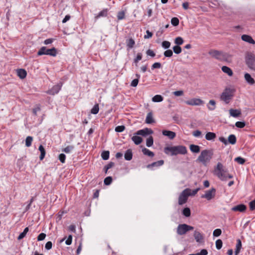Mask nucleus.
I'll list each match as a JSON object with an SVG mask.
<instances>
[{"label":"nucleus","mask_w":255,"mask_h":255,"mask_svg":"<svg viewBox=\"0 0 255 255\" xmlns=\"http://www.w3.org/2000/svg\"><path fill=\"white\" fill-rule=\"evenodd\" d=\"M214 174L216 175L221 180L226 181L228 179L233 178L232 175L230 174L228 170L225 169L221 162H218L214 169Z\"/></svg>","instance_id":"1"},{"label":"nucleus","mask_w":255,"mask_h":255,"mask_svg":"<svg viewBox=\"0 0 255 255\" xmlns=\"http://www.w3.org/2000/svg\"><path fill=\"white\" fill-rule=\"evenodd\" d=\"M164 151L167 154L170 153L171 155L173 156L177 154H185L187 152V150L184 145H178L165 147Z\"/></svg>","instance_id":"2"},{"label":"nucleus","mask_w":255,"mask_h":255,"mask_svg":"<svg viewBox=\"0 0 255 255\" xmlns=\"http://www.w3.org/2000/svg\"><path fill=\"white\" fill-rule=\"evenodd\" d=\"M208 54L212 58L221 61L228 62L231 59V56L228 53L215 49L210 50Z\"/></svg>","instance_id":"3"},{"label":"nucleus","mask_w":255,"mask_h":255,"mask_svg":"<svg viewBox=\"0 0 255 255\" xmlns=\"http://www.w3.org/2000/svg\"><path fill=\"white\" fill-rule=\"evenodd\" d=\"M236 90L232 87H226L221 94L220 100L228 104L233 99Z\"/></svg>","instance_id":"4"},{"label":"nucleus","mask_w":255,"mask_h":255,"mask_svg":"<svg viewBox=\"0 0 255 255\" xmlns=\"http://www.w3.org/2000/svg\"><path fill=\"white\" fill-rule=\"evenodd\" d=\"M213 154V149L203 150L198 156L197 160L202 163L204 165H206V163L209 162L212 158Z\"/></svg>","instance_id":"5"},{"label":"nucleus","mask_w":255,"mask_h":255,"mask_svg":"<svg viewBox=\"0 0 255 255\" xmlns=\"http://www.w3.org/2000/svg\"><path fill=\"white\" fill-rule=\"evenodd\" d=\"M246 63L248 67L255 70V55L251 52H248L245 57Z\"/></svg>","instance_id":"6"},{"label":"nucleus","mask_w":255,"mask_h":255,"mask_svg":"<svg viewBox=\"0 0 255 255\" xmlns=\"http://www.w3.org/2000/svg\"><path fill=\"white\" fill-rule=\"evenodd\" d=\"M57 54V50L53 47L51 49H47L46 47H42L38 51L37 55L41 56L42 55H47L52 56H56Z\"/></svg>","instance_id":"7"},{"label":"nucleus","mask_w":255,"mask_h":255,"mask_svg":"<svg viewBox=\"0 0 255 255\" xmlns=\"http://www.w3.org/2000/svg\"><path fill=\"white\" fill-rule=\"evenodd\" d=\"M193 227L187 224H180L177 227V233L179 235H183L185 234L188 231L193 230Z\"/></svg>","instance_id":"8"},{"label":"nucleus","mask_w":255,"mask_h":255,"mask_svg":"<svg viewBox=\"0 0 255 255\" xmlns=\"http://www.w3.org/2000/svg\"><path fill=\"white\" fill-rule=\"evenodd\" d=\"M188 188L184 189L179 195L178 198V204L182 205L186 203L190 194L188 193Z\"/></svg>","instance_id":"9"},{"label":"nucleus","mask_w":255,"mask_h":255,"mask_svg":"<svg viewBox=\"0 0 255 255\" xmlns=\"http://www.w3.org/2000/svg\"><path fill=\"white\" fill-rule=\"evenodd\" d=\"M216 194V189L212 188L211 189L206 191L204 194L201 196L202 198H205L207 200H211L214 198Z\"/></svg>","instance_id":"10"},{"label":"nucleus","mask_w":255,"mask_h":255,"mask_svg":"<svg viewBox=\"0 0 255 255\" xmlns=\"http://www.w3.org/2000/svg\"><path fill=\"white\" fill-rule=\"evenodd\" d=\"M185 103L190 106H199L203 103V101L200 99L193 98L190 100L186 101Z\"/></svg>","instance_id":"11"},{"label":"nucleus","mask_w":255,"mask_h":255,"mask_svg":"<svg viewBox=\"0 0 255 255\" xmlns=\"http://www.w3.org/2000/svg\"><path fill=\"white\" fill-rule=\"evenodd\" d=\"M61 85H60V84H58L57 85H54L51 89L46 91V93L49 95H54L59 92V91L61 89Z\"/></svg>","instance_id":"12"},{"label":"nucleus","mask_w":255,"mask_h":255,"mask_svg":"<svg viewBox=\"0 0 255 255\" xmlns=\"http://www.w3.org/2000/svg\"><path fill=\"white\" fill-rule=\"evenodd\" d=\"M153 133V131L152 129L148 128H145L142 129H140L138 130L136 133V135H142L143 136H145L147 135H150Z\"/></svg>","instance_id":"13"},{"label":"nucleus","mask_w":255,"mask_h":255,"mask_svg":"<svg viewBox=\"0 0 255 255\" xmlns=\"http://www.w3.org/2000/svg\"><path fill=\"white\" fill-rule=\"evenodd\" d=\"M247 210L245 205L241 204L232 208L231 210L234 212H244Z\"/></svg>","instance_id":"14"},{"label":"nucleus","mask_w":255,"mask_h":255,"mask_svg":"<svg viewBox=\"0 0 255 255\" xmlns=\"http://www.w3.org/2000/svg\"><path fill=\"white\" fill-rule=\"evenodd\" d=\"M241 38L242 40L247 42L249 43L255 44V41L253 39V38L249 35L244 34L242 36Z\"/></svg>","instance_id":"15"},{"label":"nucleus","mask_w":255,"mask_h":255,"mask_svg":"<svg viewBox=\"0 0 255 255\" xmlns=\"http://www.w3.org/2000/svg\"><path fill=\"white\" fill-rule=\"evenodd\" d=\"M245 79L247 83L250 85H253L255 83V80L251 77V75L248 73L245 74Z\"/></svg>","instance_id":"16"},{"label":"nucleus","mask_w":255,"mask_h":255,"mask_svg":"<svg viewBox=\"0 0 255 255\" xmlns=\"http://www.w3.org/2000/svg\"><path fill=\"white\" fill-rule=\"evenodd\" d=\"M162 132L163 135L168 136L170 139H173L176 136L175 132L172 131L163 130Z\"/></svg>","instance_id":"17"},{"label":"nucleus","mask_w":255,"mask_h":255,"mask_svg":"<svg viewBox=\"0 0 255 255\" xmlns=\"http://www.w3.org/2000/svg\"><path fill=\"white\" fill-rule=\"evenodd\" d=\"M229 113L231 116L237 118L241 115V111L239 110L231 109L229 110Z\"/></svg>","instance_id":"18"},{"label":"nucleus","mask_w":255,"mask_h":255,"mask_svg":"<svg viewBox=\"0 0 255 255\" xmlns=\"http://www.w3.org/2000/svg\"><path fill=\"white\" fill-rule=\"evenodd\" d=\"M164 164V160H160L156 162H154L152 163L151 164H148L147 166V167L148 168H151L153 167H159L160 166H162Z\"/></svg>","instance_id":"19"},{"label":"nucleus","mask_w":255,"mask_h":255,"mask_svg":"<svg viewBox=\"0 0 255 255\" xmlns=\"http://www.w3.org/2000/svg\"><path fill=\"white\" fill-rule=\"evenodd\" d=\"M194 237L195 240L198 243H201L203 240V237L198 231H195L194 233Z\"/></svg>","instance_id":"20"},{"label":"nucleus","mask_w":255,"mask_h":255,"mask_svg":"<svg viewBox=\"0 0 255 255\" xmlns=\"http://www.w3.org/2000/svg\"><path fill=\"white\" fill-rule=\"evenodd\" d=\"M145 122L146 124H151L155 122L153 118V115L151 112H149L147 114Z\"/></svg>","instance_id":"21"},{"label":"nucleus","mask_w":255,"mask_h":255,"mask_svg":"<svg viewBox=\"0 0 255 255\" xmlns=\"http://www.w3.org/2000/svg\"><path fill=\"white\" fill-rule=\"evenodd\" d=\"M221 69L224 73L227 74L228 76H233V72L232 69L230 68H229V67L226 66H223L222 67Z\"/></svg>","instance_id":"22"},{"label":"nucleus","mask_w":255,"mask_h":255,"mask_svg":"<svg viewBox=\"0 0 255 255\" xmlns=\"http://www.w3.org/2000/svg\"><path fill=\"white\" fill-rule=\"evenodd\" d=\"M125 159L126 160H130L132 158V152L130 149H128L125 153Z\"/></svg>","instance_id":"23"},{"label":"nucleus","mask_w":255,"mask_h":255,"mask_svg":"<svg viewBox=\"0 0 255 255\" xmlns=\"http://www.w3.org/2000/svg\"><path fill=\"white\" fill-rule=\"evenodd\" d=\"M237 243L236 244V250L235 252V255H238L239 253L240 252L241 249L242 248V242L240 239L237 240Z\"/></svg>","instance_id":"24"},{"label":"nucleus","mask_w":255,"mask_h":255,"mask_svg":"<svg viewBox=\"0 0 255 255\" xmlns=\"http://www.w3.org/2000/svg\"><path fill=\"white\" fill-rule=\"evenodd\" d=\"M17 75L20 79H24L26 77L27 73L26 71L22 69H20L17 70Z\"/></svg>","instance_id":"25"},{"label":"nucleus","mask_w":255,"mask_h":255,"mask_svg":"<svg viewBox=\"0 0 255 255\" xmlns=\"http://www.w3.org/2000/svg\"><path fill=\"white\" fill-rule=\"evenodd\" d=\"M137 135H134L131 137L132 140L136 145L139 144L142 141V138Z\"/></svg>","instance_id":"26"},{"label":"nucleus","mask_w":255,"mask_h":255,"mask_svg":"<svg viewBox=\"0 0 255 255\" xmlns=\"http://www.w3.org/2000/svg\"><path fill=\"white\" fill-rule=\"evenodd\" d=\"M216 135L212 132H208L206 134L205 138L208 140H212L215 138Z\"/></svg>","instance_id":"27"},{"label":"nucleus","mask_w":255,"mask_h":255,"mask_svg":"<svg viewBox=\"0 0 255 255\" xmlns=\"http://www.w3.org/2000/svg\"><path fill=\"white\" fill-rule=\"evenodd\" d=\"M190 149L192 152L197 153L200 152V147L197 145L191 144L190 145Z\"/></svg>","instance_id":"28"},{"label":"nucleus","mask_w":255,"mask_h":255,"mask_svg":"<svg viewBox=\"0 0 255 255\" xmlns=\"http://www.w3.org/2000/svg\"><path fill=\"white\" fill-rule=\"evenodd\" d=\"M142 152L144 155H147L149 157H153L154 155V154L152 151H151L145 147L142 149Z\"/></svg>","instance_id":"29"},{"label":"nucleus","mask_w":255,"mask_h":255,"mask_svg":"<svg viewBox=\"0 0 255 255\" xmlns=\"http://www.w3.org/2000/svg\"><path fill=\"white\" fill-rule=\"evenodd\" d=\"M237 138L234 134H230L228 138V142L232 144H235L236 143Z\"/></svg>","instance_id":"30"},{"label":"nucleus","mask_w":255,"mask_h":255,"mask_svg":"<svg viewBox=\"0 0 255 255\" xmlns=\"http://www.w3.org/2000/svg\"><path fill=\"white\" fill-rule=\"evenodd\" d=\"M108 14V9H104L101 11L99 14L95 17L96 19L99 18L101 17H106L107 16Z\"/></svg>","instance_id":"31"},{"label":"nucleus","mask_w":255,"mask_h":255,"mask_svg":"<svg viewBox=\"0 0 255 255\" xmlns=\"http://www.w3.org/2000/svg\"><path fill=\"white\" fill-rule=\"evenodd\" d=\"M39 150L40 151V155L39 156L40 159L42 160L45 155V151L44 147L42 145L39 146Z\"/></svg>","instance_id":"32"},{"label":"nucleus","mask_w":255,"mask_h":255,"mask_svg":"<svg viewBox=\"0 0 255 255\" xmlns=\"http://www.w3.org/2000/svg\"><path fill=\"white\" fill-rule=\"evenodd\" d=\"M127 46L128 48H132L135 44L134 40L132 38H129L126 40Z\"/></svg>","instance_id":"33"},{"label":"nucleus","mask_w":255,"mask_h":255,"mask_svg":"<svg viewBox=\"0 0 255 255\" xmlns=\"http://www.w3.org/2000/svg\"><path fill=\"white\" fill-rule=\"evenodd\" d=\"M163 100V98L160 95H156L152 98L153 102H161Z\"/></svg>","instance_id":"34"},{"label":"nucleus","mask_w":255,"mask_h":255,"mask_svg":"<svg viewBox=\"0 0 255 255\" xmlns=\"http://www.w3.org/2000/svg\"><path fill=\"white\" fill-rule=\"evenodd\" d=\"M209 104L210 106L208 107V109L211 111H213L216 108V102L214 100H211L209 101Z\"/></svg>","instance_id":"35"},{"label":"nucleus","mask_w":255,"mask_h":255,"mask_svg":"<svg viewBox=\"0 0 255 255\" xmlns=\"http://www.w3.org/2000/svg\"><path fill=\"white\" fill-rule=\"evenodd\" d=\"M153 144V138L152 136H149L146 141V145L147 147H151Z\"/></svg>","instance_id":"36"},{"label":"nucleus","mask_w":255,"mask_h":255,"mask_svg":"<svg viewBox=\"0 0 255 255\" xmlns=\"http://www.w3.org/2000/svg\"><path fill=\"white\" fill-rule=\"evenodd\" d=\"M33 137L31 136H28L25 139V145L26 147H29L31 145Z\"/></svg>","instance_id":"37"},{"label":"nucleus","mask_w":255,"mask_h":255,"mask_svg":"<svg viewBox=\"0 0 255 255\" xmlns=\"http://www.w3.org/2000/svg\"><path fill=\"white\" fill-rule=\"evenodd\" d=\"M74 146L73 145H69L63 148L62 151L66 153H69L74 149Z\"/></svg>","instance_id":"38"},{"label":"nucleus","mask_w":255,"mask_h":255,"mask_svg":"<svg viewBox=\"0 0 255 255\" xmlns=\"http://www.w3.org/2000/svg\"><path fill=\"white\" fill-rule=\"evenodd\" d=\"M183 42L184 40L181 37H177L174 40V43L178 46L182 45Z\"/></svg>","instance_id":"39"},{"label":"nucleus","mask_w":255,"mask_h":255,"mask_svg":"<svg viewBox=\"0 0 255 255\" xmlns=\"http://www.w3.org/2000/svg\"><path fill=\"white\" fill-rule=\"evenodd\" d=\"M182 214L186 217H189L191 215L190 209L188 207L185 208L182 211Z\"/></svg>","instance_id":"40"},{"label":"nucleus","mask_w":255,"mask_h":255,"mask_svg":"<svg viewBox=\"0 0 255 255\" xmlns=\"http://www.w3.org/2000/svg\"><path fill=\"white\" fill-rule=\"evenodd\" d=\"M110 152L109 151H104L101 154L102 158L103 160H108L109 158Z\"/></svg>","instance_id":"41"},{"label":"nucleus","mask_w":255,"mask_h":255,"mask_svg":"<svg viewBox=\"0 0 255 255\" xmlns=\"http://www.w3.org/2000/svg\"><path fill=\"white\" fill-rule=\"evenodd\" d=\"M99 111V107L98 104H96L91 109V113L93 114L96 115L98 113Z\"/></svg>","instance_id":"42"},{"label":"nucleus","mask_w":255,"mask_h":255,"mask_svg":"<svg viewBox=\"0 0 255 255\" xmlns=\"http://www.w3.org/2000/svg\"><path fill=\"white\" fill-rule=\"evenodd\" d=\"M173 52L177 54H180L182 51L181 48L178 45H175L173 47Z\"/></svg>","instance_id":"43"},{"label":"nucleus","mask_w":255,"mask_h":255,"mask_svg":"<svg viewBox=\"0 0 255 255\" xmlns=\"http://www.w3.org/2000/svg\"><path fill=\"white\" fill-rule=\"evenodd\" d=\"M179 23V20L177 17H173L171 20V23L174 26H177Z\"/></svg>","instance_id":"44"},{"label":"nucleus","mask_w":255,"mask_h":255,"mask_svg":"<svg viewBox=\"0 0 255 255\" xmlns=\"http://www.w3.org/2000/svg\"><path fill=\"white\" fill-rule=\"evenodd\" d=\"M163 54L165 57H171L173 55V51L170 49H168L164 51Z\"/></svg>","instance_id":"45"},{"label":"nucleus","mask_w":255,"mask_h":255,"mask_svg":"<svg viewBox=\"0 0 255 255\" xmlns=\"http://www.w3.org/2000/svg\"><path fill=\"white\" fill-rule=\"evenodd\" d=\"M112 178L111 176H108L105 178L104 181V183L106 185H109L112 182Z\"/></svg>","instance_id":"46"},{"label":"nucleus","mask_w":255,"mask_h":255,"mask_svg":"<svg viewBox=\"0 0 255 255\" xmlns=\"http://www.w3.org/2000/svg\"><path fill=\"white\" fill-rule=\"evenodd\" d=\"M223 243L221 240L218 239L216 241V247L217 249L220 250L222 247Z\"/></svg>","instance_id":"47"},{"label":"nucleus","mask_w":255,"mask_h":255,"mask_svg":"<svg viewBox=\"0 0 255 255\" xmlns=\"http://www.w3.org/2000/svg\"><path fill=\"white\" fill-rule=\"evenodd\" d=\"M235 160L240 164H243L245 163L246 160L244 158L241 157H237L235 159Z\"/></svg>","instance_id":"48"},{"label":"nucleus","mask_w":255,"mask_h":255,"mask_svg":"<svg viewBox=\"0 0 255 255\" xmlns=\"http://www.w3.org/2000/svg\"><path fill=\"white\" fill-rule=\"evenodd\" d=\"M170 42L168 41H164L162 42V46L165 49H168L170 46Z\"/></svg>","instance_id":"49"},{"label":"nucleus","mask_w":255,"mask_h":255,"mask_svg":"<svg viewBox=\"0 0 255 255\" xmlns=\"http://www.w3.org/2000/svg\"><path fill=\"white\" fill-rule=\"evenodd\" d=\"M235 126L239 128H243L245 127L246 124L244 122H237Z\"/></svg>","instance_id":"50"},{"label":"nucleus","mask_w":255,"mask_h":255,"mask_svg":"<svg viewBox=\"0 0 255 255\" xmlns=\"http://www.w3.org/2000/svg\"><path fill=\"white\" fill-rule=\"evenodd\" d=\"M58 159L61 163H64L65 162L66 155L64 153H61L59 155Z\"/></svg>","instance_id":"51"},{"label":"nucleus","mask_w":255,"mask_h":255,"mask_svg":"<svg viewBox=\"0 0 255 255\" xmlns=\"http://www.w3.org/2000/svg\"><path fill=\"white\" fill-rule=\"evenodd\" d=\"M125 129V127L124 126H119L116 127L115 131L118 132H121L123 131Z\"/></svg>","instance_id":"52"},{"label":"nucleus","mask_w":255,"mask_h":255,"mask_svg":"<svg viewBox=\"0 0 255 255\" xmlns=\"http://www.w3.org/2000/svg\"><path fill=\"white\" fill-rule=\"evenodd\" d=\"M222 231L220 229H217L213 231V235L214 237H219L221 235Z\"/></svg>","instance_id":"53"},{"label":"nucleus","mask_w":255,"mask_h":255,"mask_svg":"<svg viewBox=\"0 0 255 255\" xmlns=\"http://www.w3.org/2000/svg\"><path fill=\"white\" fill-rule=\"evenodd\" d=\"M188 193L190 194V196H194L197 194V193L199 190V188H197L193 190H191L190 189L188 188Z\"/></svg>","instance_id":"54"},{"label":"nucleus","mask_w":255,"mask_h":255,"mask_svg":"<svg viewBox=\"0 0 255 255\" xmlns=\"http://www.w3.org/2000/svg\"><path fill=\"white\" fill-rule=\"evenodd\" d=\"M119 20H122L125 17V12L123 11H121L118 12L117 15Z\"/></svg>","instance_id":"55"},{"label":"nucleus","mask_w":255,"mask_h":255,"mask_svg":"<svg viewBox=\"0 0 255 255\" xmlns=\"http://www.w3.org/2000/svg\"><path fill=\"white\" fill-rule=\"evenodd\" d=\"M142 59V54L141 53H138L136 58L134 59V62L137 63L139 61Z\"/></svg>","instance_id":"56"},{"label":"nucleus","mask_w":255,"mask_h":255,"mask_svg":"<svg viewBox=\"0 0 255 255\" xmlns=\"http://www.w3.org/2000/svg\"><path fill=\"white\" fill-rule=\"evenodd\" d=\"M46 234L44 233H40L37 237V240L38 241H43L46 237Z\"/></svg>","instance_id":"57"},{"label":"nucleus","mask_w":255,"mask_h":255,"mask_svg":"<svg viewBox=\"0 0 255 255\" xmlns=\"http://www.w3.org/2000/svg\"><path fill=\"white\" fill-rule=\"evenodd\" d=\"M161 67V64L159 62H155L151 66L152 69H156V68H160Z\"/></svg>","instance_id":"58"},{"label":"nucleus","mask_w":255,"mask_h":255,"mask_svg":"<svg viewBox=\"0 0 255 255\" xmlns=\"http://www.w3.org/2000/svg\"><path fill=\"white\" fill-rule=\"evenodd\" d=\"M72 236L70 235L68 236L67 239L65 241V244L67 245H70L72 244Z\"/></svg>","instance_id":"59"},{"label":"nucleus","mask_w":255,"mask_h":255,"mask_svg":"<svg viewBox=\"0 0 255 255\" xmlns=\"http://www.w3.org/2000/svg\"><path fill=\"white\" fill-rule=\"evenodd\" d=\"M52 247V243L50 241L47 242L45 246V248L46 250H50Z\"/></svg>","instance_id":"60"},{"label":"nucleus","mask_w":255,"mask_h":255,"mask_svg":"<svg viewBox=\"0 0 255 255\" xmlns=\"http://www.w3.org/2000/svg\"><path fill=\"white\" fill-rule=\"evenodd\" d=\"M138 81L139 80L138 79H133L130 83V86L133 87H136L138 83Z\"/></svg>","instance_id":"61"},{"label":"nucleus","mask_w":255,"mask_h":255,"mask_svg":"<svg viewBox=\"0 0 255 255\" xmlns=\"http://www.w3.org/2000/svg\"><path fill=\"white\" fill-rule=\"evenodd\" d=\"M250 208L251 210L255 209V199L250 203Z\"/></svg>","instance_id":"62"},{"label":"nucleus","mask_w":255,"mask_h":255,"mask_svg":"<svg viewBox=\"0 0 255 255\" xmlns=\"http://www.w3.org/2000/svg\"><path fill=\"white\" fill-rule=\"evenodd\" d=\"M146 53L147 55L150 56L152 57H154L155 55V53L152 50H151L150 49L147 50L146 51Z\"/></svg>","instance_id":"63"},{"label":"nucleus","mask_w":255,"mask_h":255,"mask_svg":"<svg viewBox=\"0 0 255 255\" xmlns=\"http://www.w3.org/2000/svg\"><path fill=\"white\" fill-rule=\"evenodd\" d=\"M146 34L144 36L145 39L149 38L152 36V32H150L148 30H146Z\"/></svg>","instance_id":"64"}]
</instances>
